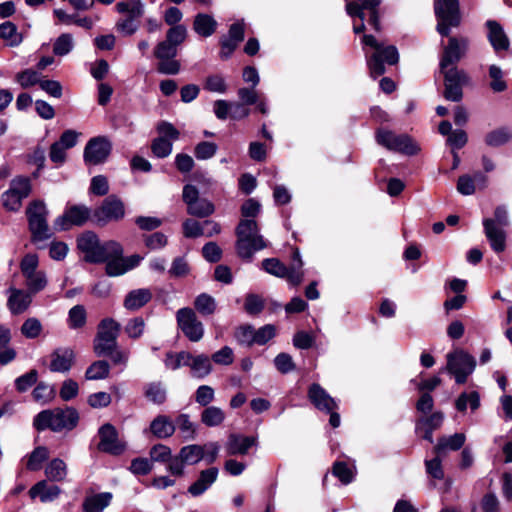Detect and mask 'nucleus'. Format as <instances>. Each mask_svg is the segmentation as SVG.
Returning a JSON list of instances; mask_svg holds the SVG:
<instances>
[{
  "label": "nucleus",
  "instance_id": "obj_1",
  "mask_svg": "<svg viewBox=\"0 0 512 512\" xmlns=\"http://www.w3.org/2000/svg\"><path fill=\"white\" fill-rule=\"evenodd\" d=\"M235 233L237 236L236 251L242 259L251 260L257 251L268 246L254 219H242L236 227Z\"/></svg>",
  "mask_w": 512,
  "mask_h": 512
},
{
  "label": "nucleus",
  "instance_id": "obj_2",
  "mask_svg": "<svg viewBox=\"0 0 512 512\" xmlns=\"http://www.w3.org/2000/svg\"><path fill=\"white\" fill-rule=\"evenodd\" d=\"M362 42L365 46L374 49L371 55H366L367 65L373 78L385 73V63L393 65L398 62L399 54L395 46H384L372 35H364Z\"/></svg>",
  "mask_w": 512,
  "mask_h": 512
},
{
  "label": "nucleus",
  "instance_id": "obj_3",
  "mask_svg": "<svg viewBox=\"0 0 512 512\" xmlns=\"http://www.w3.org/2000/svg\"><path fill=\"white\" fill-rule=\"evenodd\" d=\"M78 420L79 415L74 408L44 410L35 416L33 425L38 431L51 429L59 432L64 429L72 430Z\"/></svg>",
  "mask_w": 512,
  "mask_h": 512
},
{
  "label": "nucleus",
  "instance_id": "obj_4",
  "mask_svg": "<svg viewBox=\"0 0 512 512\" xmlns=\"http://www.w3.org/2000/svg\"><path fill=\"white\" fill-rule=\"evenodd\" d=\"M29 231L31 233V241L38 248H42L40 244L52 237L51 229L47 222L48 209L41 200L32 201L26 208Z\"/></svg>",
  "mask_w": 512,
  "mask_h": 512
},
{
  "label": "nucleus",
  "instance_id": "obj_5",
  "mask_svg": "<svg viewBox=\"0 0 512 512\" xmlns=\"http://www.w3.org/2000/svg\"><path fill=\"white\" fill-rule=\"evenodd\" d=\"M484 234L496 253H501L506 249V231L503 227L509 225V215L506 206H497L494 210V218L483 219Z\"/></svg>",
  "mask_w": 512,
  "mask_h": 512
},
{
  "label": "nucleus",
  "instance_id": "obj_6",
  "mask_svg": "<svg viewBox=\"0 0 512 512\" xmlns=\"http://www.w3.org/2000/svg\"><path fill=\"white\" fill-rule=\"evenodd\" d=\"M262 268L275 277L286 279L293 286H298L304 278L303 261L297 248L293 250L289 267L277 258H266L262 261Z\"/></svg>",
  "mask_w": 512,
  "mask_h": 512
},
{
  "label": "nucleus",
  "instance_id": "obj_7",
  "mask_svg": "<svg viewBox=\"0 0 512 512\" xmlns=\"http://www.w3.org/2000/svg\"><path fill=\"white\" fill-rule=\"evenodd\" d=\"M375 141L378 145L389 151L405 155H414L419 150V147L411 137L406 134H397L386 128L376 130Z\"/></svg>",
  "mask_w": 512,
  "mask_h": 512
},
{
  "label": "nucleus",
  "instance_id": "obj_8",
  "mask_svg": "<svg viewBox=\"0 0 512 512\" xmlns=\"http://www.w3.org/2000/svg\"><path fill=\"white\" fill-rule=\"evenodd\" d=\"M434 11L437 18V32L448 36L452 27L460 24L461 16L458 0H435Z\"/></svg>",
  "mask_w": 512,
  "mask_h": 512
},
{
  "label": "nucleus",
  "instance_id": "obj_9",
  "mask_svg": "<svg viewBox=\"0 0 512 512\" xmlns=\"http://www.w3.org/2000/svg\"><path fill=\"white\" fill-rule=\"evenodd\" d=\"M120 328V324L113 318L101 320L94 339V352L97 356H106L113 352L117 347V337Z\"/></svg>",
  "mask_w": 512,
  "mask_h": 512
},
{
  "label": "nucleus",
  "instance_id": "obj_10",
  "mask_svg": "<svg viewBox=\"0 0 512 512\" xmlns=\"http://www.w3.org/2000/svg\"><path fill=\"white\" fill-rule=\"evenodd\" d=\"M446 359L445 370L455 377L457 384H464L476 367L475 358L461 349L448 353Z\"/></svg>",
  "mask_w": 512,
  "mask_h": 512
},
{
  "label": "nucleus",
  "instance_id": "obj_11",
  "mask_svg": "<svg viewBox=\"0 0 512 512\" xmlns=\"http://www.w3.org/2000/svg\"><path fill=\"white\" fill-rule=\"evenodd\" d=\"M205 457V447L198 444L183 446L174 456L171 464L166 467L167 472L174 477H182L185 473V465H195Z\"/></svg>",
  "mask_w": 512,
  "mask_h": 512
},
{
  "label": "nucleus",
  "instance_id": "obj_12",
  "mask_svg": "<svg viewBox=\"0 0 512 512\" xmlns=\"http://www.w3.org/2000/svg\"><path fill=\"white\" fill-rule=\"evenodd\" d=\"M178 48L166 39L160 41L154 48V56L158 60L157 71L165 75H176L181 69V64L175 57Z\"/></svg>",
  "mask_w": 512,
  "mask_h": 512
},
{
  "label": "nucleus",
  "instance_id": "obj_13",
  "mask_svg": "<svg viewBox=\"0 0 512 512\" xmlns=\"http://www.w3.org/2000/svg\"><path fill=\"white\" fill-rule=\"evenodd\" d=\"M176 320L178 328L191 342H199L203 338L204 325L192 308L179 309L176 312Z\"/></svg>",
  "mask_w": 512,
  "mask_h": 512
},
{
  "label": "nucleus",
  "instance_id": "obj_14",
  "mask_svg": "<svg viewBox=\"0 0 512 512\" xmlns=\"http://www.w3.org/2000/svg\"><path fill=\"white\" fill-rule=\"evenodd\" d=\"M32 187L29 178L17 177L10 182L9 189L2 194L3 206L9 211H18L22 200L31 193Z\"/></svg>",
  "mask_w": 512,
  "mask_h": 512
},
{
  "label": "nucleus",
  "instance_id": "obj_15",
  "mask_svg": "<svg viewBox=\"0 0 512 512\" xmlns=\"http://www.w3.org/2000/svg\"><path fill=\"white\" fill-rule=\"evenodd\" d=\"M359 2H348L346 4V12L352 18H361L368 16V24L373 27L374 30L380 31V20H379V5L381 0H358Z\"/></svg>",
  "mask_w": 512,
  "mask_h": 512
},
{
  "label": "nucleus",
  "instance_id": "obj_16",
  "mask_svg": "<svg viewBox=\"0 0 512 512\" xmlns=\"http://www.w3.org/2000/svg\"><path fill=\"white\" fill-rule=\"evenodd\" d=\"M124 216V203L115 195L105 198L102 204L94 211V218L99 225H105L111 221H119Z\"/></svg>",
  "mask_w": 512,
  "mask_h": 512
},
{
  "label": "nucleus",
  "instance_id": "obj_17",
  "mask_svg": "<svg viewBox=\"0 0 512 512\" xmlns=\"http://www.w3.org/2000/svg\"><path fill=\"white\" fill-rule=\"evenodd\" d=\"M112 150V143L105 136L91 138L84 148V161L89 165L104 163Z\"/></svg>",
  "mask_w": 512,
  "mask_h": 512
},
{
  "label": "nucleus",
  "instance_id": "obj_18",
  "mask_svg": "<svg viewBox=\"0 0 512 512\" xmlns=\"http://www.w3.org/2000/svg\"><path fill=\"white\" fill-rule=\"evenodd\" d=\"M99 443L98 449L102 452L112 455H120L125 449L126 445L119 439L116 428L110 424L105 423L98 430Z\"/></svg>",
  "mask_w": 512,
  "mask_h": 512
},
{
  "label": "nucleus",
  "instance_id": "obj_19",
  "mask_svg": "<svg viewBox=\"0 0 512 512\" xmlns=\"http://www.w3.org/2000/svg\"><path fill=\"white\" fill-rule=\"evenodd\" d=\"M90 216V210L84 205H73L54 221L53 228L56 231L68 230L73 225H83Z\"/></svg>",
  "mask_w": 512,
  "mask_h": 512
},
{
  "label": "nucleus",
  "instance_id": "obj_20",
  "mask_svg": "<svg viewBox=\"0 0 512 512\" xmlns=\"http://www.w3.org/2000/svg\"><path fill=\"white\" fill-rule=\"evenodd\" d=\"M468 44V39L465 37H450L440 60V69L455 66L466 54Z\"/></svg>",
  "mask_w": 512,
  "mask_h": 512
},
{
  "label": "nucleus",
  "instance_id": "obj_21",
  "mask_svg": "<svg viewBox=\"0 0 512 512\" xmlns=\"http://www.w3.org/2000/svg\"><path fill=\"white\" fill-rule=\"evenodd\" d=\"M7 308L13 315H19L28 310L33 295L29 291L10 287L7 291Z\"/></svg>",
  "mask_w": 512,
  "mask_h": 512
},
{
  "label": "nucleus",
  "instance_id": "obj_22",
  "mask_svg": "<svg viewBox=\"0 0 512 512\" xmlns=\"http://www.w3.org/2000/svg\"><path fill=\"white\" fill-rule=\"evenodd\" d=\"M308 398L311 403L324 412H331L337 409L338 405L334 398L319 384L313 383L308 389Z\"/></svg>",
  "mask_w": 512,
  "mask_h": 512
},
{
  "label": "nucleus",
  "instance_id": "obj_23",
  "mask_svg": "<svg viewBox=\"0 0 512 512\" xmlns=\"http://www.w3.org/2000/svg\"><path fill=\"white\" fill-rule=\"evenodd\" d=\"M488 28V40L497 54L508 51L510 48V40L505 33L503 27L495 20L486 22Z\"/></svg>",
  "mask_w": 512,
  "mask_h": 512
},
{
  "label": "nucleus",
  "instance_id": "obj_24",
  "mask_svg": "<svg viewBox=\"0 0 512 512\" xmlns=\"http://www.w3.org/2000/svg\"><path fill=\"white\" fill-rule=\"evenodd\" d=\"M256 439L240 434H230L226 443V452L230 456L245 455L255 445Z\"/></svg>",
  "mask_w": 512,
  "mask_h": 512
},
{
  "label": "nucleus",
  "instance_id": "obj_25",
  "mask_svg": "<svg viewBox=\"0 0 512 512\" xmlns=\"http://www.w3.org/2000/svg\"><path fill=\"white\" fill-rule=\"evenodd\" d=\"M217 477L218 469L216 467L202 470L198 479L188 488V492L194 497L202 495L212 486V484L217 480Z\"/></svg>",
  "mask_w": 512,
  "mask_h": 512
},
{
  "label": "nucleus",
  "instance_id": "obj_26",
  "mask_svg": "<svg viewBox=\"0 0 512 512\" xmlns=\"http://www.w3.org/2000/svg\"><path fill=\"white\" fill-rule=\"evenodd\" d=\"M74 352L70 348H58L51 354L50 370L65 373L72 367Z\"/></svg>",
  "mask_w": 512,
  "mask_h": 512
},
{
  "label": "nucleus",
  "instance_id": "obj_27",
  "mask_svg": "<svg viewBox=\"0 0 512 512\" xmlns=\"http://www.w3.org/2000/svg\"><path fill=\"white\" fill-rule=\"evenodd\" d=\"M149 432L158 439L171 437L176 430L173 421L167 415H157L150 423Z\"/></svg>",
  "mask_w": 512,
  "mask_h": 512
},
{
  "label": "nucleus",
  "instance_id": "obj_28",
  "mask_svg": "<svg viewBox=\"0 0 512 512\" xmlns=\"http://www.w3.org/2000/svg\"><path fill=\"white\" fill-rule=\"evenodd\" d=\"M61 494V489L57 485H48L46 480L39 481L29 490L32 499L39 497L41 502H52Z\"/></svg>",
  "mask_w": 512,
  "mask_h": 512
},
{
  "label": "nucleus",
  "instance_id": "obj_29",
  "mask_svg": "<svg viewBox=\"0 0 512 512\" xmlns=\"http://www.w3.org/2000/svg\"><path fill=\"white\" fill-rule=\"evenodd\" d=\"M99 242L97 235L90 231L83 233L78 238L77 246L85 254L84 259L86 262H89L90 260H99V254L95 253L99 246Z\"/></svg>",
  "mask_w": 512,
  "mask_h": 512
},
{
  "label": "nucleus",
  "instance_id": "obj_30",
  "mask_svg": "<svg viewBox=\"0 0 512 512\" xmlns=\"http://www.w3.org/2000/svg\"><path fill=\"white\" fill-rule=\"evenodd\" d=\"M191 376L196 379H204L213 370L211 359L205 354L192 355L189 361Z\"/></svg>",
  "mask_w": 512,
  "mask_h": 512
},
{
  "label": "nucleus",
  "instance_id": "obj_31",
  "mask_svg": "<svg viewBox=\"0 0 512 512\" xmlns=\"http://www.w3.org/2000/svg\"><path fill=\"white\" fill-rule=\"evenodd\" d=\"M152 299V292L148 288H140L130 291L124 299V307L135 311L142 308Z\"/></svg>",
  "mask_w": 512,
  "mask_h": 512
},
{
  "label": "nucleus",
  "instance_id": "obj_32",
  "mask_svg": "<svg viewBox=\"0 0 512 512\" xmlns=\"http://www.w3.org/2000/svg\"><path fill=\"white\" fill-rule=\"evenodd\" d=\"M466 437L463 433H455L451 436H443L438 440L434 447V452L438 456H443L447 451H457L465 443Z\"/></svg>",
  "mask_w": 512,
  "mask_h": 512
},
{
  "label": "nucleus",
  "instance_id": "obj_33",
  "mask_svg": "<svg viewBox=\"0 0 512 512\" xmlns=\"http://www.w3.org/2000/svg\"><path fill=\"white\" fill-rule=\"evenodd\" d=\"M95 253L99 254V260H90L89 263H104L115 256H121L123 254V247L119 242L113 240L104 243L99 242Z\"/></svg>",
  "mask_w": 512,
  "mask_h": 512
},
{
  "label": "nucleus",
  "instance_id": "obj_34",
  "mask_svg": "<svg viewBox=\"0 0 512 512\" xmlns=\"http://www.w3.org/2000/svg\"><path fill=\"white\" fill-rule=\"evenodd\" d=\"M512 141V129L499 127L491 130L485 135L484 142L489 147H500Z\"/></svg>",
  "mask_w": 512,
  "mask_h": 512
},
{
  "label": "nucleus",
  "instance_id": "obj_35",
  "mask_svg": "<svg viewBox=\"0 0 512 512\" xmlns=\"http://www.w3.org/2000/svg\"><path fill=\"white\" fill-rule=\"evenodd\" d=\"M116 10L125 17L140 20L144 15V4L141 0H124L116 4Z\"/></svg>",
  "mask_w": 512,
  "mask_h": 512
},
{
  "label": "nucleus",
  "instance_id": "obj_36",
  "mask_svg": "<svg viewBox=\"0 0 512 512\" xmlns=\"http://www.w3.org/2000/svg\"><path fill=\"white\" fill-rule=\"evenodd\" d=\"M216 27L217 22L212 16L203 13H199L195 16L193 28L200 36H211L215 32Z\"/></svg>",
  "mask_w": 512,
  "mask_h": 512
},
{
  "label": "nucleus",
  "instance_id": "obj_37",
  "mask_svg": "<svg viewBox=\"0 0 512 512\" xmlns=\"http://www.w3.org/2000/svg\"><path fill=\"white\" fill-rule=\"evenodd\" d=\"M144 395L150 402L161 405L167 399V389L161 381L150 382L144 386Z\"/></svg>",
  "mask_w": 512,
  "mask_h": 512
},
{
  "label": "nucleus",
  "instance_id": "obj_38",
  "mask_svg": "<svg viewBox=\"0 0 512 512\" xmlns=\"http://www.w3.org/2000/svg\"><path fill=\"white\" fill-rule=\"evenodd\" d=\"M45 475L50 481H64L67 476L66 463L60 458L51 460L45 467Z\"/></svg>",
  "mask_w": 512,
  "mask_h": 512
},
{
  "label": "nucleus",
  "instance_id": "obj_39",
  "mask_svg": "<svg viewBox=\"0 0 512 512\" xmlns=\"http://www.w3.org/2000/svg\"><path fill=\"white\" fill-rule=\"evenodd\" d=\"M226 418L224 410L217 406H208L201 412V422L207 427L220 426Z\"/></svg>",
  "mask_w": 512,
  "mask_h": 512
},
{
  "label": "nucleus",
  "instance_id": "obj_40",
  "mask_svg": "<svg viewBox=\"0 0 512 512\" xmlns=\"http://www.w3.org/2000/svg\"><path fill=\"white\" fill-rule=\"evenodd\" d=\"M111 499L112 494L109 492L88 497L83 504L84 512H102L109 505Z\"/></svg>",
  "mask_w": 512,
  "mask_h": 512
},
{
  "label": "nucleus",
  "instance_id": "obj_41",
  "mask_svg": "<svg viewBox=\"0 0 512 512\" xmlns=\"http://www.w3.org/2000/svg\"><path fill=\"white\" fill-rule=\"evenodd\" d=\"M0 38L6 40L7 44L11 47L20 45L23 40L16 25L10 21L0 24Z\"/></svg>",
  "mask_w": 512,
  "mask_h": 512
},
{
  "label": "nucleus",
  "instance_id": "obj_42",
  "mask_svg": "<svg viewBox=\"0 0 512 512\" xmlns=\"http://www.w3.org/2000/svg\"><path fill=\"white\" fill-rule=\"evenodd\" d=\"M194 307L203 316H210L215 313L217 303L214 297L207 293L199 294L194 300Z\"/></svg>",
  "mask_w": 512,
  "mask_h": 512
},
{
  "label": "nucleus",
  "instance_id": "obj_43",
  "mask_svg": "<svg viewBox=\"0 0 512 512\" xmlns=\"http://www.w3.org/2000/svg\"><path fill=\"white\" fill-rule=\"evenodd\" d=\"M214 211L215 207L213 203L207 199L199 198L187 206V213L199 218L208 217L213 214Z\"/></svg>",
  "mask_w": 512,
  "mask_h": 512
},
{
  "label": "nucleus",
  "instance_id": "obj_44",
  "mask_svg": "<svg viewBox=\"0 0 512 512\" xmlns=\"http://www.w3.org/2000/svg\"><path fill=\"white\" fill-rule=\"evenodd\" d=\"M488 73L489 78L491 80L489 86L493 92L501 93L507 90L508 85L506 80L504 79V72L499 66L495 64L490 65Z\"/></svg>",
  "mask_w": 512,
  "mask_h": 512
},
{
  "label": "nucleus",
  "instance_id": "obj_45",
  "mask_svg": "<svg viewBox=\"0 0 512 512\" xmlns=\"http://www.w3.org/2000/svg\"><path fill=\"white\" fill-rule=\"evenodd\" d=\"M24 278L27 291H29L32 295L44 290L48 283L46 274L43 271L34 272L24 276Z\"/></svg>",
  "mask_w": 512,
  "mask_h": 512
},
{
  "label": "nucleus",
  "instance_id": "obj_46",
  "mask_svg": "<svg viewBox=\"0 0 512 512\" xmlns=\"http://www.w3.org/2000/svg\"><path fill=\"white\" fill-rule=\"evenodd\" d=\"M48 457V449L44 446H38L27 456L26 468L30 471H38L42 468V463Z\"/></svg>",
  "mask_w": 512,
  "mask_h": 512
},
{
  "label": "nucleus",
  "instance_id": "obj_47",
  "mask_svg": "<svg viewBox=\"0 0 512 512\" xmlns=\"http://www.w3.org/2000/svg\"><path fill=\"white\" fill-rule=\"evenodd\" d=\"M175 426L179 430L183 440H193L196 436V427L190 420L189 415L180 414L175 421Z\"/></svg>",
  "mask_w": 512,
  "mask_h": 512
},
{
  "label": "nucleus",
  "instance_id": "obj_48",
  "mask_svg": "<svg viewBox=\"0 0 512 512\" xmlns=\"http://www.w3.org/2000/svg\"><path fill=\"white\" fill-rule=\"evenodd\" d=\"M110 366L105 360H99L92 363L85 372L87 380H102L109 376Z\"/></svg>",
  "mask_w": 512,
  "mask_h": 512
},
{
  "label": "nucleus",
  "instance_id": "obj_49",
  "mask_svg": "<svg viewBox=\"0 0 512 512\" xmlns=\"http://www.w3.org/2000/svg\"><path fill=\"white\" fill-rule=\"evenodd\" d=\"M456 409L460 412H464L467 407H470L472 411H475L480 406V396L476 391L469 393H462L455 402Z\"/></svg>",
  "mask_w": 512,
  "mask_h": 512
},
{
  "label": "nucleus",
  "instance_id": "obj_50",
  "mask_svg": "<svg viewBox=\"0 0 512 512\" xmlns=\"http://www.w3.org/2000/svg\"><path fill=\"white\" fill-rule=\"evenodd\" d=\"M86 320L87 313L83 305H75L69 310L67 324L70 329H79L84 327Z\"/></svg>",
  "mask_w": 512,
  "mask_h": 512
},
{
  "label": "nucleus",
  "instance_id": "obj_51",
  "mask_svg": "<svg viewBox=\"0 0 512 512\" xmlns=\"http://www.w3.org/2000/svg\"><path fill=\"white\" fill-rule=\"evenodd\" d=\"M150 460L152 462L165 463L169 466L174 458L170 447L164 444H156L150 449Z\"/></svg>",
  "mask_w": 512,
  "mask_h": 512
},
{
  "label": "nucleus",
  "instance_id": "obj_52",
  "mask_svg": "<svg viewBox=\"0 0 512 512\" xmlns=\"http://www.w3.org/2000/svg\"><path fill=\"white\" fill-rule=\"evenodd\" d=\"M191 353L181 351L179 353L168 352L166 354L164 363L170 370H177L183 366H189Z\"/></svg>",
  "mask_w": 512,
  "mask_h": 512
},
{
  "label": "nucleus",
  "instance_id": "obj_53",
  "mask_svg": "<svg viewBox=\"0 0 512 512\" xmlns=\"http://www.w3.org/2000/svg\"><path fill=\"white\" fill-rule=\"evenodd\" d=\"M440 71L444 75V83L463 86L468 82L467 74L456 66H449L446 69H440Z\"/></svg>",
  "mask_w": 512,
  "mask_h": 512
},
{
  "label": "nucleus",
  "instance_id": "obj_54",
  "mask_svg": "<svg viewBox=\"0 0 512 512\" xmlns=\"http://www.w3.org/2000/svg\"><path fill=\"white\" fill-rule=\"evenodd\" d=\"M20 331L25 338L35 339L41 335L43 326L39 319L30 317L23 322Z\"/></svg>",
  "mask_w": 512,
  "mask_h": 512
},
{
  "label": "nucleus",
  "instance_id": "obj_55",
  "mask_svg": "<svg viewBox=\"0 0 512 512\" xmlns=\"http://www.w3.org/2000/svg\"><path fill=\"white\" fill-rule=\"evenodd\" d=\"M73 37L71 34H61L54 42L53 52L57 56H65L73 49Z\"/></svg>",
  "mask_w": 512,
  "mask_h": 512
},
{
  "label": "nucleus",
  "instance_id": "obj_56",
  "mask_svg": "<svg viewBox=\"0 0 512 512\" xmlns=\"http://www.w3.org/2000/svg\"><path fill=\"white\" fill-rule=\"evenodd\" d=\"M172 142L164 137H157L153 140L151 150L158 158L168 157L172 152Z\"/></svg>",
  "mask_w": 512,
  "mask_h": 512
},
{
  "label": "nucleus",
  "instance_id": "obj_57",
  "mask_svg": "<svg viewBox=\"0 0 512 512\" xmlns=\"http://www.w3.org/2000/svg\"><path fill=\"white\" fill-rule=\"evenodd\" d=\"M443 419L444 416L441 412H435L429 417L421 418L416 423V432L422 431V428H428L434 431L442 425Z\"/></svg>",
  "mask_w": 512,
  "mask_h": 512
},
{
  "label": "nucleus",
  "instance_id": "obj_58",
  "mask_svg": "<svg viewBox=\"0 0 512 512\" xmlns=\"http://www.w3.org/2000/svg\"><path fill=\"white\" fill-rule=\"evenodd\" d=\"M16 81L22 88H29L36 84L40 85L42 80L39 72L32 69H26L16 75Z\"/></svg>",
  "mask_w": 512,
  "mask_h": 512
},
{
  "label": "nucleus",
  "instance_id": "obj_59",
  "mask_svg": "<svg viewBox=\"0 0 512 512\" xmlns=\"http://www.w3.org/2000/svg\"><path fill=\"white\" fill-rule=\"evenodd\" d=\"M273 362L276 369L282 374H288L296 369L293 358L288 353H279Z\"/></svg>",
  "mask_w": 512,
  "mask_h": 512
},
{
  "label": "nucleus",
  "instance_id": "obj_60",
  "mask_svg": "<svg viewBox=\"0 0 512 512\" xmlns=\"http://www.w3.org/2000/svg\"><path fill=\"white\" fill-rule=\"evenodd\" d=\"M140 27V20L123 17L116 23V29L124 36H131L137 32Z\"/></svg>",
  "mask_w": 512,
  "mask_h": 512
},
{
  "label": "nucleus",
  "instance_id": "obj_61",
  "mask_svg": "<svg viewBox=\"0 0 512 512\" xmlns=\"http://www.w3.org/2000/svg\"><path fill=\"white\" fill-rule=\"evenodd\" d=\"M143 240L145 246L150 250L163 249L168 243L167 236L162 232H154L149 235H144Z\"/></svg>",
  "mask_w": 512,
  "mask_h": 512
},
{
  "label": "nucleus",
  "instance_id": "obj_62",
  "mask_svg": "<svg viewBox=\"0 0 512 512\" xmlns=\"http://www.w3.org/2000/svg\"><path fill=\"white\" fill-rule=\"evenodd\" d=\"M187 37V29L184 25H176L171 27L166 33V40L176 48L180 46Z\"/></svg>",
  "mask_w": 512,
  "mask_h": 512
},
{
  "label": "nucleus",
  "instance_id": "obj_63",
  "mask_svg": "<svg viewBox=\"0 0 512 512\" xmlns=\"http://www.w3.org/2000/svg\"><path fill=\"white\" fill-rule=\"evenodd\" d=\"M217 149L218 147L215 143L203 141L196 145L194 154L198 160H207L215 155Z\"/></svg>",
  "mask_w": 512,
  "mask_h": 512
},
{
  "label": "nucleus",
  "instance_id": "obj_64",
  "mask_svg": "<svg viewBox=\"0 0 512 512\" xmlns=\"http://www.w3.org/2000/svg\"><path fill=\"white\" fill-rule=\"evenodd\" d=\"M235 338L241 345H252L255 343V330L251 325L240 326L235 331Z\"/></svg>",
  "mask_w": 512,
  "mask_h": 512
}]
</instances>
